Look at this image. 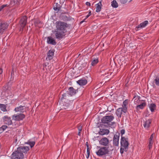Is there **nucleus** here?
Here are the masks:
<instances>
[{
    "mask_svg": "<svg viewBox=\"0 0 159 159\" xmlns=\"http://www.w3.org/2000/svg\"><path fill=\"white\" fill-rule=\"evenodd\" d=\"M29 150L28 147H20L11 155V159H22L24 157L23 152L26 153Z\"/></svg>",
    "mask_w": 159,
    "mask_h": 159,
    "instance_id": "1",
    "label": "nucleus"
},
{
    "mask_svg": "<svg viewBox=\"0 0 159 159\" xmlns=\"http://www.w3.org/2000/svg\"><path fill=\"white\" fill-rule=\"evenodd\" d=\"M120 152L122 154L123 153L124 151L126 152L127 151L128 149V146L129 145V143L128 142L127 138L122 136L120 139Z\"/></svg>",
    "mask_w": 159,
    "mask_h": 159,
    "instance_id": "2",
    "label": "nucleus"
},
{
    "mask_svg": "<svg viewBox=\"0 0 159 159\" xmlns=\"http://www.w3.org/2000/svg\"><path fill=\"white\" fill-rule=\"evenodd\" d=\"M68 25L66 23L61 21L56 22V28L57 30L66 33V29Z\"/></svg>",
    "mask_w": 159,
    "mask_h": 159,
    "instance_id": "3",
    "label": "nucleus"
},
{
    "mask_svg": "<svg viewBox=\"0 0 159 159\" xmlns=\"http://www.w3.org/2000/svg\"><path fill=\"white\" fill-rule=\"evenodd\" d=\"M109 147H100L99 149L96 152V154L99 156H105L109 153Z\"/></svg>",
    "mask_w": 159,
    "mask_h": 159,
    "instance_id": "4",
    "label": "nucleus"
},
{
    "mask_svg": "<svg viewBox=\"0 0 159 159\" xmlns=\"http://www.w3.org/2000/svg\"><path fill=\"white\" fill-rule=\"evenodd\" d=\"M114 119V117L112 115L107 116L103 117L101 119L102 122L104 124H108Z\"/></svg>",
    "mask_w": 159,
    "mask_h": 159,
    "instance_id": "5",
    "label": "nucleus"
},
{
    "mask_svg": "<svg viewBox=\"0 0 159 159\" xmlns=\"http://www.w3.org/2000/svg\"><path fill=\"white\" fill-rule=\"evenodd\" d=\"M66 33L62 31L57 30L54 32L55 38L59 40H61L65 36Z\"/></svg>",
    "mask_w": 159,
    "mask_h": 159,
    "instance_id": "6",
    "label": "nucleus"
},
{
    "mask_svg": "<svg viewBox=\"0 0 159 159\" xmlns=\"http://www.w3.org/2000/svg\"><path fill=\"white\" fill-rule=\"evenodd\" d=\"M99 144L104 147H108L109 143V140L107 137H103L99 140Z\"/></svg>",
    "mask_w": 159,
    "mask_h": 159,
    "instance_id": "7",
    "label": "nucleus"
},
{
    "mask_svg": "<svg viewBox=\"0 0 159 159\" xmlns=\"http://www.w3.org/2000/svg\"><path fill=\"white\" fill-rule=\"evenodd\" d=\"M27 17L24 16L21 19L20 21V31H22L23 28L25 26L27 23Z\"/></svg>",
    "mask_w": 159,
    "mask_h": 159,
    "instance_id": "8",
    "label": "nucleus"
},
{
    "mask_svg": "<svg viewBox=\"0 0 159 159\" xmlns=\"http://www.w3.org/2000/svg\"><path fill=\"white\" fill-rule=\"evenodd\" d=\"M8 26V25L6 23L0 21V34H2L5 30L7 29Z\"/></svg>",
    "mask_w": 159,
    "mask_h": 159,
    "instance_id": "9",
    "label": "nucleus"
},
{
    "mask_svg": "<svg viewBox=\"0 0 159 159\" xmlns=\"http://www.w3.org/2000/svg\"><path fill=\"white\" fill-rule=\"evenodd\" d=\"M120 134L116 133L113 138V145L114 146H118L119 145V139Z\"/></svg>",
    "mask_w": 159,
    "mask_h": 159,
    "instance_id": "10",
    "label": "nucleus"
},
{
    "mask_svg": "<svg viewBox=\"0 0 159 159\" xmlns=\"http://www.w3.org/2000/svg\"><path fill=\"white\" fill-rule=\"evenodd\" d=\"M25 117V116L23 114H20L18 115H14L12 116V119L16 121L22 120Z\"/></svg>",
    "mask_w": 159,
    "mask_h": 159,
    "instance_id": "11",
    "label": "nucleus"
},
{
    "mask_svg": "<svg viewBox=\"0 0 159 159\" xmlns=\"http://www.w3.org/2000/svg\"><path fill=\"white\" fill-rule=\"evenodd\" d=\"M2 119L3 120V122L5 124L10 125L12 124V122L11 120V117L7 116H4L2 118Z\"/></svg>",
    "mask_w": 159,
    "mask_h": 159,
    "instance_id": "12",
    "label": "nucleus"
},
{
    "mask_svg": "<svg viewBox=\"0 0 159 159\" xmlns=\"http://www.w3.org/2000/svg\"><path fill=\"white\" fill-rule=\"evenodd\" d=\"M127 111H125L124 109L121 107L117 109L116 114L118 117L121 118L122 112L125 113L127 112Z\"/></svg>",
    "mask_w": 159,
    "mask_h": 159,
    "instance_id": "13",
    "label": "nucleus"
},
{
    "mask_svg": "<svg viewBox=\"0 0 159 159\" xmlns=\"http://www.w3.org/2000/svg\"><path fill=\"white\" fill-rule=\"evenodd\" d=\"M54 52V50H50L48 53V57L46 58L47 60H50L53 58Z\"/></svg>",
    "mask_w": 159,
    "mask_h": 159,
    "instance_id": "14",
    "label": "nucleus"
},
{
    "mask_svg": "<svg viewBox=\"0 0 159 159\" xmlns=\"http://www.w3.org/2000/svg\"><path fill=\"white\" fill-rule=\"evenodd\" d=\"M69 94L71 96L75 95L78 92V90H75L73 87H70L69 89Z\"/></svg>",
    "mask_w": 159,
    "mask_h": 159,
    "instance_id": "15",
    "label": "nucleus"
},
{
    "mask_svg": "<svg viewBox=\"0 0 159 159\" xmlns=\"http://www.w3.org/2000/svg\"><path fill=\"white\" fill-rule=\"evenodd\" d=\"M77 83L80 85H84L87 84V81L86 79L83 78L77 81Z\"/></svg>",
    "mask_w": 159,
    "mask_h": 159,
    "instance_id": "16",
    "label": "nucleus"
},
{
    "mask_svg": "<svg viewBox=\"0 0 159 159\" xmlns=\"http://www.w3.org/2000/svg\"><path fill=\"white\" fill-rule=\"evenodd\" d=\"M47 42L48 43L53 45H55L57 43L55 39H54L52 38L51 37H48Z\"/></svg>",
    "mask_w": 159,
    "mask_h": 159,
    "instance_id": "17",
    "label": "nucleus"
},
{
    "mask_svg": "<svg viewBox=\"0 0 159 159\" xmlns=\"http://www.w3.org/2000/svg\"><path fill=\"white\" fill-rule=\"evenodd\" d=\"M109 133V131L108 129H100V131L99 132V134L100 135H103L105 134H107Z\"/></svg>",
    "mask_w": 159,
    "mask_h": 159,
    "instance_id": "18",
    "label": "nucleus"
},
{
    "mask_svg": "<svg viewBox=\"0 0 159 159\" xmlns=\"http://www.w3.org/2000/svg\"><path fill=\"white\" fill-rule=\"evenodd\" d=\"M148 24V21L147 20H145L143 22L141 23L140 25L137 26L136 28L139 29L143 28L145 27Z\"/></svg>",
    "mask_w": 159,
    "mask_h": 159,
    "instance_id": "19",
    "label": "nucleus"
},
{
    "mask_svg": "<svg viewBox=\"0 0 159 159\" xmlns=\"http://www.w3.org/2000/svg\"><path fill=\"white\" fill-rule=\"evenodd\" d=\"M128 105V100H126L124 101L123 103V105H122V108L124 109V111H127V105Z\"/></svg>",
    "mask_w": 159,
    "mask_h": 159,
    "instance_id": "20",
    "label": "nucleus"
},
{
    "mask_svg": "<svg viewBox=\"0 0 159 159\" xmlns=\"http://www.w3.org/2000/svg\"><path fill=\"white\" fill-rule=\"evenodd\" d=\"M152 120L151 119H149L148 120L144 122V127L145 128H148L149 127L151 123Z\"/></svg>",
    "mask_w": 159,
    "mask_h": 159,
    "instance_id": "21",
    "label": "nucleus"
},
{
    "mask_svg": "<svg viewBox=\"0 0 159 159\" xmlns=\"http://www.w3.org/2000/svg\"><path fill=\"white\" fill-rule=\"evenodd\" d=\"M20 0H12L10 4L12 6L18 5L20 4Z\"/></svg>",
    "mask_w": 159,
    "mask_h": 159,
    "instance_id": "22",
    "label": "nucleus"
},
{
    "mask_svg": "<svg viewBox=\"0 0 159 159\" xmlns=\"http://www.w3.org/2000/svg\"><path fill=\"white\" fill-rule=\"evenodd\" d=\"M24 106H20L17 107L15 109L14 111L16 112L20 111L21 112H23L24 110Z\"/></svg>",
    "mask_w": 159,
    "mask_h": 159,
    "instance_id": "23",
    "label": "nucleus"
},
{
    "mask_svg": "<svg viewBox=\"0 0 159 159\" xmlns=\"http://www.w3.org/2000/svg\"><path fill=\"white\" fill-rule=\"evenodd\" d=\"M149 107L151 112H153L156 108V105L154 103H151L150 104Z\"/></svg>",
    "mask_w": 159,
    "mask_h": 159,
    "instance_id": "24",
    "label": "nucleus"
},
{
    "mask_svg": "<svg viewBox=\"0 0 159 159\" xmlns=\"http://www.w3.org/2000/svg\"><path fill=\"white\" fill-rule=\"evenodd\" d=\"M146 104L145 102H143L142 103V104L138 105L137 106L136 108L138 110L139 109H143L146 106Z\"/></svg>",
    "mask_w": 159,
    "mask_h": 159,
    "instance_id": "25",
    "label": "nucleus"
},
{
    "mask_svg": "<svg viewBox=\"0 0 159 159\" xmlns=\"http://www.w3.org/2000/svg\"><path fill=\"white\" fill-rule=\"evenodd\" d=\"M96 11L97 12H99L100 11L101 9V6L102 5L101 2H100L96 4Z\"/></svg>",
    "mask_w": 159,
    "mask_h": 159,
    "instance_id": "26",
    "label": "nucleus"
},
{
    "mask_svg": "<svg viewBox=\"0 0 159 159\" xmlns=\"http://www.w3.org/2000/svg\"><path fill=\"white\" fill-rule=\"evenodd\" d=\"M60 5L57 3L53 7V9L55 11H59L61 9Z\"/></svg>",
    "mask_w": 159,
    "mask_h": 159,
    "instance_id": "27",
    "label": "nucleus"
},
{
    "mask_svg": "<svg viewBox=\"0 0 159 159\" xmlns=\"http://www.w3.org/2000/svg\"><path fill=\"white\" fill-rule=\"evenodd\" d=\"M62 19L64 21H68L71 20V18L70 16H62Z\"/></svg>",
    "mask_w": 159,
    "mask_h": 159,
    "instance_id": "28",
    "label": "nucleus"
},
{
    "mask_svg": "<svg viewBox=\"0 0 159 159\" xmlns=\"http://www.w3.org/2000/svg\"><path fill=\"white\" fill-rule=\"evenodd\" d=\"M6 106L5 104H0V109L3 111H6Z\"/></svg>",
    "mask_w": 159,
    "mask_h": 159,
    "instance_id": "29",
    "label": "nucleus"
},
{
    "mask_svg": "<svg viewBox=\"0 0 159 159\" xmlns=\"http://www.w3.org/2000/svg\"><path fill=\"white\" fill-rule=\"evenodd\" d=\"M112 6L114 8H116L118 7V5L115 0H113L111 2Z\"/></svg>",
    "mask_w": 159,
    "mask_h": 159,
    "instance_id": "30",
    "label": "nucleus"
},
{
    "mask_svg": "<svg viewBox=\"0 0 159 159\" xmlns=\"http://www.w3.org/2000/svg\"><path fill=\"white\" fill-rule=\"evenodd\" d=\"M154 82L157 86H159V76H157L154 80Z\"/></svg>",
    "mask_w": 159,
    "mask_h": 159,
    "instance_id": "31",
    "label": "nucleus"
},
{
    "mask_svg": "<svg viewBox=\"0 0 159 159\" xmlns=\"http://www.w3.org/2000/svg\"><path fill=\"white\" fill-rule=\"evenodd\" d=\"M98 62V58H95L92 61L91 63V65L92 66H94Z\"/></svg>",
    "mask_w": 159,
    "mask_h": 159,
    "instance_id": "32",
    "label": "nucleus"
},
{
    "mask_svg": "<svg viewBox=\"0 0 159 159\" xmlns=\"http://www.w3.org/2000/svg\"><path fill=\"white\" fill-rule=\"evenodd\" d=\"M25 143L29 144L31 148H32L34 145L35 143L34 141H28L27 142Z\"/></svg>",
    "mask_w": 159,
    "mask_h": 159,
    "instance_id": "33",
    "label": "nucleus"
},
{
    "mask_svg": "<svg viewBox=\"0 0 159 159\" xmlns=\"http://www.w3.org/2000/svg\"><path fill=\"white\" fill-rule=\"evenodd\" d=\"M8 127L6 125H3L2 127H0V130L2 131H4Z\"/></svg>",
    "mask_w": 159,
    "mask_h": 159,
    "instance_id": "34",
    "label": "nucleus"
},
{
    "mask_svg": "<svg viewBox=\"0 0 159 159\" xmlns=\"http://www.w3.org/2000/svg\"><path fill=\"white\" fill-rule=\"evenodd\" d=\"M115 122H111V123H108V124H107L105 125V126L106 127H111V128H112V126L114 124H115Z\"/></svg>",
    "mask_w": 159,
    "mask_h": 159,
    "instance_id": "35",
    "label": "nucleus"
},
{
    "mask_svg": "<svg viewBox=\"0 0 159 159\" xmlns=\"http://www.w3.org/2000/svg\"><path fill=\"white\" fill-rule=\"evenodd\" d=\"M67 94L66 93H64L62 95V97L61 98V100H62L63 99H66Z\"/></svg>",
    "mask_w": 159,
    "mask_h": 159,
    "instance_id": "36",
    "label": "nucleus"
},
{
    "mask_svg": "<svg viewBox=\"0 0 159 159\" xmlns=\"http://www.w3.org/2000/svg\"><path fill=\"white\" fill-rule=\"evenodd\" d=\"M7 4H5V5H2L0 7V11H1L2 9L5 7H7Z\"/></svg>",
    "mask_w": 159,
    "mask_h": 159,
    "instance_id": "37",
    "label": "nucleus"
},
{
    "mask_svg": "<svg viewBox=\"0 0 159 159\" xmlns=\"http://www.w3.org/2000/svg\"><path fill=\"white\" fill-rule=\"evenodd\" d=\"M149 141V144L148 145V146L149 147V148L150 149L151 148H152V144L153 143V141Z\"/></svg>",
    "mask_w": 159,
    "mask_h": 159,
    "instance_id": "38",
    "label": "nucleus"
},
{
    "mask_svg": "<svg viewBox=\"0 0 159 159\" xmlns=\"http://www.w3.org/2000/svg\"><path fill=\"white\" fill-rule=\"evenodd\" d=\"M128 1V0H120V2L121 3L125 4Z\"/></svg>",
    "mask_w": 159,
    "mask_h": 159,
    "instance_id": "39",
    "label": "nucleus"
},
{
    "mask_svg": "<svg viewBox=\"0 0 159 159\" xmlns=\"http://www.w3.org/2000/svg\"><path fill=\"white\" fill-rule=\"evenodd\" d=\"M125 133V130L124 129H122L121 131V137L123 136V135Z\"/></svg>",
    "mask_w": 159,
    "mask_h": 159,
    "instance_id": "40",
    "label": "nucleus"
},
{
    "mask_svg": "<svg viewBox=\"0 0 159 159\" xmlns=\"http://www.w3.org/2000/svg\"><path fill=\"white\" fill-rule=\"evenodd\" d=\"M154 134H152L150 136V138H149V141H152V140L153 138V135Z\"/></svg>",
    "mask_w": 159,
    "mask_h": 159,
    "instance_id": "41",
    "label": "nucleus"
},
{
    "mask_svg": "<svg viewBox=\"0 0 159 159\" xmlns=\"http://www.w3.org/2000/svg\"><path fill=\"white\" fill-rule=\"evenodd\" d=\"M91 14V11H90L89 13V14H88L86 16V18H88L89 16H90Z\"/></svg>",
    "mask_w": 159,
    "mask_h": 159,
    "instance_id": "42",
    "label": "nucleus"
},
{
    "mask_svg": "<svg viewBox=\"0 0 159 159\" xmlns=\"http://www.w3.org/2000/svg\"><path fill=\"white\" fill-rule=\"evenodd\" d=\"M87 153L86 158H88L90 155V152H87Z\"/></svg>",
    "mask_w": 159,
    "mask_h": 159,
    "instance_id": "43",
    "label": "nucleus"
},
{
    "mask_svg": "<svg viewBox=\"0 0 159 159\" xmlns=\"http://www.w3.org/2000/svg\"><path fill=\"white\" fill-rule=\"evenodd\" d=\"M136 97H138V99L137 100V101H138V100H140V98L139 97V96H137V95H134V97H133V99H134Z\"/></svg>",
    "mask_w": 159,
    "mask_h": 159,
    "instance_id": "44",
    "label": "nucleus"
},
{
    "mask_svg": "<svg viewBox=\"0 0 159 159\" xmlns=\"http://www.w3.org/2000/svg\"><path fill=\"white\" fill-rule=\"evenodd\" d=\"M66 107H64V108L65 109H66L69 107L70 105L67 103H66Z\"/></svg>",
    "mask_w": 159,
    "mask_h": 159,
    "instance_id": "45",
    "label": "nucleus"
},
{
    "mask_svg": "<svg viewBox=\"0 0 159 159\" xmlns=\"http://www.w3.org/2000/svg\"><path fill=\"white\" fill-rule=\"evenodd\" d=\"M78 129L79 130V131L81 132L82 130V127L80 126H79L78 127Z\"/></svg>",
    "mask_w": 159,
    "mask_h": 159,
    "instance_id": "46",
    "label": "nucleus"
},
{
    "mask_svg": "<svg viewBox=\"0 0 159 159\" xmlns=\"http://www.w3.org/2000/svg\"><path fill=\"white\" fill-rule=\"evenodd\" d=\"M86 5L87 6H91L90 3L89 2H87L86 3Z\"/></svg>",
    "mask_w": 159,
    "mask_h": 159,
    "instance_id": "47",
    "label": "nucleus"
},
{
    "mask_svg": "<svg viewBox=\"0 0 159 159\" xmlns=\"http://www.w3.org/2000/svg\"><path fill=\"white\" fill-rule=\"evenodd\" d=\"M87 152H90V148L89 146L87 147Z\"/></svg>",
    "mask_w": 159,
    "mask_h": 159,
    "instance_id": "48",
    "label": "nucleus"
},
{
    "mask_svg": "<svg viewBox=\"0 0 159 159\" xmlns=\"http://www.w3.org/2000/svg\"><path fill=\"white\" fill-rule=\"evenodd\" d=\"M86 145L87 147L88 146H89V143H88V142H86Z\"/></svg>",
    "mask_w": 159,
    "mask_h": 159,
    "instance_id": "49",
    "label": "nucleus"
},
{
    "mask_svg": "<svg viewBox=\"0 0 159 159\" xmlns=\"http://www.w3.org/2000/svg\"><path fill=\"white\" fill-rule=\"evenodd\" d=\"M2 72V69H0V74H1Z\"/></svg>",
    "mask_w": 159,
    "mask_h": 159,
    "instance_id": "50",
    "label": "nucleus"
},
{
    "mask_svg": "<svg viewBox=\"0 0 159 159\" xmlns=\"http://www.w3.org/2000/svg\"><path fill=\"white\" fill-rule=\"evenodd\" d=\"M78 135L79 136H80L81 135V132L79 131L78 133Z\"/></svg>",
    "mask_w": 159,
    "mask_h": 159,
    "instance_id": "51",
    "label": "nucleus"
},
{
    "mask_svg": "<svg viewBox=\"0 0 159 159\" xmlns=\"http://www.w3.org/2000/svg\"><path fill=\"white\" fill-rule=\"evenodd\" d=\"M83 22H84V21H81L80 22V23H83Z\"/></svg>",
    "mask_w": 159,
    "mask_h": 159,
    "instance_id": "52",
    "label": "nucleus"
}]
</instances>
